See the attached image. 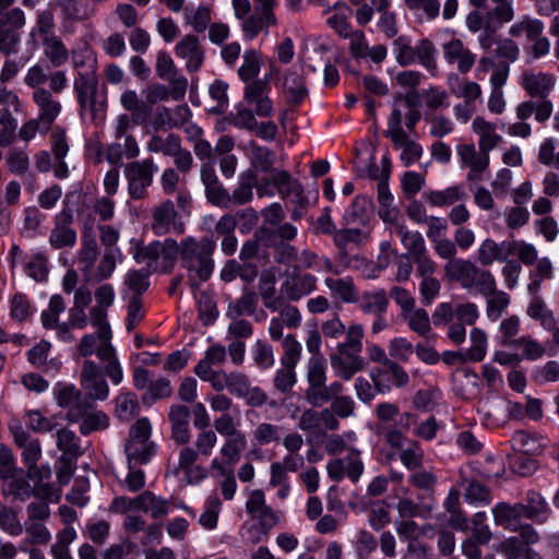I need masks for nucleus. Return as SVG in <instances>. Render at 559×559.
I'll use <instances>...</instances> for the list:
<instances>
[{
	"instance_id": "f257e3e1",
	"label": "nucleus",
	"mask_w": 559,
	"mask_h": 559,
	"mask_svg": "<svg viewBox=\"0 0 559 559\" xmlns=\"http://www.w3.org/2000/svg\"><path fill=\"white\" fill-rule=\"evenodd\" d=\"M180 264L187 271L188 283L191 288H198L213 274L215 266L213 253L216 243L209 237L197 239L187 236L180 240Z\"/></svg>"
},
{
	"instance_id": "ea45409f",
	"label": "nucleus",
	"mask_w": 559,
	"mask_h": 559,
	"mask_svg": "<svg viewBox=\"0 0 559 559\" xmlns=\"http://www.w3.org/2000/svg\"><path fill=\"white\" fill-rule=\"evenodd\" d=\"M247 448V437L245 433L239 437L225 438L224 443L219 449L221 457H216L217 462L224 467L233 468L237 464L242 455V452Z\"/></svg>"
},
{
	"instance_id": "393cba45",
	"label": "nucleus",
	"mask_w": 559,
	"mask_h": 559,
	"mask_svg": "<svg viewBox=\"0 0 559 559\" xmlns=\"http://www.w3.org/2000/svg\"><path fill=\"white\" fill-rule=\"evenodd\" d=\"M73 88L76 94L81 112L90 111L95 116V104L98 91V75L75 78Z\"/></svg>"
},
{
	"instance_id": "aec40b11",
	"label": "nucleus",
	"mask_w": 559,
	"mask_h": 559,
	"mask_svg": "<svg viewBox=\"0 0 559 559\" xmlns=\"http://www.w3.org/2000/svg\"><path fill=\"white\" fill-rule=\"evenodd\" d=\"M444 60L454 64L461 74L468 73L476 61V55L459 38H452L442 45Z\"/></svg>"
},
{
	"instance_id": "6e6d98bb",
	"label": "nucleus",
	"mask_w": 559,
	"mask_h": 559,
	"mask_svg": "<svg viewBox=\"0 0 559 559\" xmlns=\"http://www.w3.org/2000/svg\"><path fill=\"white\" fill-rule=\"evenodd\" d=\"M185 22L195 33H204L212 21V9L209 5L201 4L198 8L186 7Z\"/></svg>"
},
{
	"instance_id": "5fc2aeb1",
	"label": "nucleus",
	"mask_w": 559,
	"mask_h": 559,
	"mask_svg": "<svg viewBox=\"0 0 559 559\" xmlns=\"http://www.w3.org/2000/svg\"><path fill=\"white\" fill-rule=\"evenodd\" d=\"M284 94L287 95L289 102L299 105L308 94L305 79L297 72H287L283 82Z\"/></svg>"
},
{
	"instance_id": "2f4dec72",
	"label": "nucleus",
	"mask_w": 559,
	"mask_h": 559,
	"mask_svg": "<svg viewBox=\"0 0 559 559\" xmlns=\"http://www.w3.org/2000/svg\"><path fill=\"white\" fill-rule=\"evenodd\" d=\"M112 333L110 328L98 329L96 334H85L76 345V355L80 357H90L95 354L98 357L100 349L110 346Z\"/></svg>"
},
{
	"instance_id": "4d7b16f0",
	"label": "nucleus",
	"mask_w": 559,
	"mask_h": 559,
	"mask_svg": "<svg viewBox=\"0 0 559 559\" xmlns=\"http://www.w3.org/2000/svg\"><path fill=\"white\" fill-rule=\"evenodd\" d=\"M22 457L26 465V471H29L31 475H44L48 473L49 477H51L50 467L37 465V462L41 457V448L38 439H33L31 442H27V444L22 447Z\"/></svg>"
},
{
	"instance_id": "c85d7f7f",
	"label": "nucleus",
	"mask_w": 559,
	"mask_h": 559,
	"mask_svg": "<svg viewBox=\"0 0 559 559\" xmlns=\"http://www.w3.org/2000/svg\"><path fill=\"white\" fill-rule=\"evenodd\" d=\"M472 130L478 136V147L490 153L502 141L497 132V126L486 120L483 116H476L472 121Z\"/></svg>"
},
{
	"instance_id": "1a4fd4ad",
	"label": "nucleus",
	"mask_w": 559,
	"mask_h": 559,
	"mask_svg": "<svg viewBox=\"0 0 559 559\" xmlns=\"http://www.w3.org/2000/svg\"><path fill=\"white\" fill-rule=\"evenodd\" d=\"M25 24L24 12L19 9L0 10V52L10 56L19 52L21 35L19 28Z\"/></svg>"
},
{
	"instance_id": "b1692460",
	"label": "nucleus",
	"mask_w": 559,
	"mask_h": 559,
	"mask_svg": "<svg viewBox=\"0 0 559 559\" xmlns=\"http://www.w3.org/2000/svg\"><path fill=\"white\" fill-rule=\"evenodd\" d=\"M511 249L510 240L497 242L492 238H486L479 243L477 249V262L481 266H489L496 261H507L510 257Z\"/></svg>"
},
{
	"instance_id": "f3484780",
	"label": "nucleus",
	"mask_w": 559,
	"mask_h": 559,
	"mask_svg": "<svg viewBox=\"0 0 559 559\" xmlns=\"http://www.w3.org/2000/svg\"><path fill=\"white\" fill-rule=\"evenodd\" d=\"M227 360L226 347L221 344H213L206 348L203 358L195 365L194 373L202 381L212 384L222 373L226 370L217 369L213 367L222 366Z\"/></svg>"
},
{
	"instance_id": "c03bdc74",
	"label": "nucleus",
	"mask_w": 559,
	"mask_h": 559,
	"mask_svg": "<svg viewBox=\"0 0 559 559\" xmlns=\"http://www.w3.org/2000/svg\"><path fill=\"white\" fill-rule=\"evenodd\" d=\"M156 74L169 84H178L188 87L187 79L180 74L173 58L166 51H159L156 57Z\"/></svg>"
},
{
	"instance_id": "a878e982",
	"label": "nucleus",
	"mask_w": 559,
	"mask_h": 559,
	"mask_svg": "<svg viewBox=\"0 0 559 559\" xmlns=\"http://www.w3.org/2000/svg\"><path fill=\"white\" fill-rule=\"evenodd\" d=\"M194 449L192 447H183L178 456L177 472H183L187 483L197 485L207 477V469L201 465L195 464Z\"/></svg>"
},
{
	"instance_id": "8fccbe9b",
	"label": "nucleus",
	"mask_w": 559,
	"mask_h": 559,
	"mask_svg": "<svg viewBox=\"0 0 559 559\" xmlns=\"http://www.w3.org/2000/svg\"><path fill=\"white\" fill-rule=\"evenodd\" d=\"M359 309L367 314H384L389 306V299L384 289H378L371 293H364L357 301Z\"/></svg>"
},
{
	"instance_id": "37998d69",
	"label": "nucleus",
	"mask_w": 559,
	"mask_h": 559,
	"mask_svg": "<svg viewBox=\"0 0 559 559\" xmlns=\"http://www.w3.org/2000/svg\"><path fill=\"white\" fill-rule=\"evenodd\" d=\"M490 72L489 83H507L510 75V66L507 62L496 61L491 56H481L477 63V74L485 75Z\"/></svg>"
},
{
	"instance_id": "4be33fe9",
	"label": "nucleus",
	"mask_w": 559,
	"mask_h": 559,
	"mask_svg": "<svg viewBox=\"0 0 559 559\" xmlns=\"http://www.w3.org/2000/svg\"><path fill=\"white\" fill-rule=\"evenodd\" d=\"M176 56L186 60V69L197 72L204 61V50L197 35L187 34L175 46Z\"/></svg>"
},
{
	"instance_id": "0eeeda50",
	"label": "nucleus",
	"mask_w": 559,
	"mask_h": 559,
	"mask_svg": "<svg viewBox=\"0 0 559 559\" xmlns=\"http://www.w3.org/2000/svg\"><path fill=\"white\" fill-rule=\"evenodd\" d=\"M156 171L157 166L152 158L132 160L124 165L123 174L128 182V192L131 199L142 200L147 197V190L153 183Z\"/></svg>"
},
{
	"instance_id": "a211bd4d",
	"label": "nucleus",
	"mask_w": 559,
	"mask_h": 559,
	"mask_svg": "<svg viewBox=\"0 0 559 559\" xmlns=\"http://www.w3.org/2000/svg\"><path fill=\"white\" fill-rule=\"evenodd\" d=\"M201 181L205 188V197L209 203L222 209H228L229 192L219 181L212 164L204 163L200 170Z\"/></svg>"
},
{
	"instance_id": "a19ab883",
	"label": "nucleus",
	"mask_w": 559,
	"mask_h": 559,
	"mask_svg": "<svg viewBox=\"0 0 559 559\" xmlns=\"http://www.w3.org/2000/svg\"><path fill=\"white\" fill-rule=\"evenodd\" d=\"M187 92V86H182L177 84H169L168 86L156 83L152 84L146 90V96L145 100L147 106L151 108V106L155 105L158 102H164L169 98L174 100H180L185 97Z\"/></svg>"
},
{
	"instance_id": "c9c22d12",
	"label": "nucleus",
	"mask_w": 559,
	"mask_h": 559,
	"mask_svg": "<svg viewBox=\"0 0 559 559\" xmlns=\"http://www.w3.org/2000/svg\"><path fill=\"white\" fill-rule=\"evenodd\" d=\"M56 445L61 452L62 461H76L83 454L80 438L68 427L56 431Z\"/></svg>"
},
{
	"instance_id": "f03ea898",
	"label": "nucleus",
	"mask_w": 559,
	"mask_h": 559,
	"mask_svg": "<svg viewBox=\"0 0 559 559\" xmlns=\"http://www.w3.org/2000/svg\"><path fill=\"white\" fill-rule=\"evenodd\" d=\"M344 334L345 341L337 344L336 353L330 356V362L336 377L349 381L366 368V360L360 355L365 330L360 323H352Z\"/></svg>"
},
{
	"instance_id": "e2e57ef3",
	"label": "nucleus",
	"mask_w": 559,
	"mask_h": 559,
	"mask_svg": "<svg viewBox=\"0 0 559 559\" xmlns=\"http://www.w3.org/2000/svg\"><path fill=\"white\" fill-rule=\"evenodd\" d=\"M262 59L254 49H248L242 56V64L238 69V75L246 84L254 82L260 73Z\"/></svg>"
},
{
	"instance_id": "49530a36",
	"label": "nucleus",
	"mask_w": 559,
	"mask_h": 559,
	"mask_svg": "<svg viewBox=\"0 0 559 559\" xmlns=\"http://www.w3.org/2000/svg\"><path fill=\"white\" fill-rule=\"evenodd\" d=\"M44 56L55 68L66 64L69 60V50L59 36L43 37Z\"/></svg>"
},
{
	"instance_id": "a18cd8bd",
	"label": "nucleus",
	"mask_w": 559,
	"mask_h": 559,
	"mask_svg": "<svg viewBox=\"0 0 559 559\" xmlns=\"http://www.w3.org/2000/svg\"><path fill=\"white\" fill-rule=\"evenodd\" d=\"M394 231L401 238V242L407 250V257L412 260L427 251L425 239L418 231H412L404 224L395 223Z\"/></svg>"
},
{
	"instance_id": "13d9d810",
	"label": "nucleus",
	"mask_w": 559,
	"mask_h": 559,
	"mask_svg": "<svg viewBox=\"0 0 559 559\" xmlns=\"http://www.w3.org/2000/svg\"><path fill=\"white\" fill-rule=\"evenodd\" d=\"M135 503L140 504V511L151 512L154 519H159L168 513L169 502L155 496L152 491H144L138 496Z\"/></svg>"
},
{
	"instance_id": "79ce46f5",
	"label": "nucleus",
	"mask_w": 559,
	"mask_h": 559,
	"mask_svg": "<svg viewBox=\"0 0 559 559\" xmlns=\"http://www.w3.org/2000/svg\"><path fill=\"white\" fill-rule=\"evenodd\" d=\"M257 186V174L254 170H247L240 175L238 186L229 194L228 207L231 205H243L253 199V188Z\"/></svg>"
},
{
	"instance_id": "3c124183",
	"label": "nucleus",
	"mask_w": 559,
	"mask_h": 559,
	"mask_svg": "<svg viewBox=\"0 0 559 559\" xmlns=\"http://www.w3.org/2000/svg\"><path fill=\"white\" fill-rule=\"evenodd\" d=\"M390 140L395 148L402 150L401 160L403 162L404 166L408 167L420 159L423 155L421 145L411 140L406 133L394 136Z\"/></svg>"
},
{
	"instance_id": "052dcab7",
	"label": "nucleus",
	"mask_w": 559,
	"mask_h": 559,
	"mask_svg": "<svg viewBox=\"0 0 559 559\" xmlns=\"http://www.w3.org/2000/svg\"><path fill=\"white\" fill-rule=\"evenodd\" d=\"M526 504L524 507V515L536 522H544L547 519L549 508L542 495L535 490H528L526 493Z\"/></svg>"
},
{
	"instance_id": "e433bc0d",
	"label": "nucleus",
	"mask_w": 559,
	"mask_h": 559,
	"mask_svg": "<svg viewBox=\"0 0 559 559\" xmlns=\"http://www.w3.org/2000/svg\"><path fill=\"white\" fill-rule=\"evenodd\" d=\"M448 87L456 98H462L463 102L472 104L479 99L483 94L481 86L477 82L460 78L457 74L449 75Z\"/></svg>"
},
{
	"instance_id": "473e14b6",
	"label": "nucleus",
	"mask_w": 559,
	"mask_h": 559,
	"mask_svg": "<svg viewBox=\"0 0 559 559\" xmlns=\"http://www.w3.org/2000/svg\"><path fill=\"white\" fill-rule=\"evenodd\" d=\"M120 104L133 116V124H144L151 116V108L146 100L144 102L134 90H124L120 95Z\"/></svg>"
},
{
	"instance_id": "7ed1b4c3",
	"label": "nucleus",
	"mask_w": 559,
	"mask_h": 559,
	"mask_svg": "<svg viewBox=\"0 0 559 559\" xmlns=\"http://www.w3.org/2000/svg\"><path fill=\"white\" fill-rule=\"evenodd\" d=\"M48 473L41 475H31L26 471L25 475H16L2 484V493L10 497L12 501H26L31 497L36 499L59 501L61 490L50 481Z\"/></svg>"
},
{
	"instance_id": "39448f33",
	"label": "nucleus",
	"mask_w": 559,
	"mask_h": 559,
	"mask_svg": "<svg viewBox=\"0 0 559 559\" xmlns=\"http://www.w3.org/2000/svg\"><path fill=\"white\" fill-rule=\"evenodd\" d=\"M132 255L138 263H146L152 271L170 273L177 260H180V242L166 238L164 241H153L145 246L136 245Z\"/></svg>"
},
{
	"instance_id": "58836bf2",
	"label": "nucleus",
	"mask_w": 559,
	"mask_h": 559,
	"mask_svg": "<svg viewBox=\"0 0 559 559\" xmlns=\"http://www.w3.org/2000/svg\"><path fill=\"white\" fill-rule=\"evenodd\" d=\"M331 295L345 304L357 302L359 300L358 290L352 277L326 276L323 281Z\"/></svg>"
},
{
	"instance_id": "09e8293b",
	"label": "nucleus",
	"mask_w": 559,
	"mask_h": 559,
	"mask_svg": "<svg viewBox=\"0 0 559 559\" xmlns=\"http://www.w3.org/2000/svg\"><path fill=\"white\" fill-rule=\"evenodd\" d=\"M492 514L495 522L498 525L514 530L516 523L524 515V507L522 503H515L513 506L508 503H499L493 508Z\"/></svg>"
},
{
	"instance_id": "dca6fc26",
	"label": "nucleus",
	"mask_w": 559,
	"mask_h": 559,
	"mask_svg": "<svg viewBox=\"0 0 559 559\" xmlns=\"http://www.w3.org/2000/svg\"><path fill=\"white\" fill-rule=\"evenodd\" d=\"M318 288L316 275L307 272L294 271L287 275L281 285V294L289 301H299Z\"/></svg>"
},
{
	"instance_id": "72a5a7b5",
	"label": "nucleus",
	"mask_w": 559,
	"mask_h": 559,
	"mask_svg": "<svg viewBox=\"0 0 559 559\" xmlns=\"http://www.w3.org/2000/svg\"><path fill=\"white\" fill-rule=\"evenodd\" d=\"M258 289L266 309L277 311L283 306V296L276 295V275L274 271L265 270L261 273Z\"/></svg>"
},
{
	"instance_id": "20e7f679",
	"label": "nucleus",
	"mask_w": 559,
	"mask_h": 559,
	"mask_svg": "<svg viewBox=\"0 0 559 559\" xmlns=\"http://www.w3.org/2000/svg\"><path fill=\"white\" fill-rule=\"evenodd\" d=\"M245 509L252 521L247 528L249 540L252 544H258L265 538L283 518L280 510L267 504L265 493L261 489H253L249 492Z\"/></svg>"
},
{
	"instance_id": "c756f323",
	"label": "nucleus",
	"mask_w": 559,
	"mask_h": 559,
	"mask_svg": "<svg viewBox=\"0 0 559 559\" xmlns=\"http://www.w3.org/2000/svg\"><path fill=\"white\" fill-rule=\"evenodd\" d=\"M99 248L95 236L91 230L84 231L81 237V247L78 251L76 260L81 272L90 277L94 264L99 257Z\"/></svg>"
},
{
	"instance_id": "338daca9",
	"label": "nucleus",
	"mask_w": 559,
	"mask_h": 559,
	"mask_svg": "<svg viewBox=\"0 0 559 559\" xmlns=\"http://www.w3.org/2000/svg\"><path fill=\"white\" fill-rule=\"evenodd\" d=\"M115 403V413L120 420L130 421L139 414L140 405L135 393H121L116 397Z\"/></svg>"
},
{
	"instance_id": "6e6552de",
	"label": "nucleus",
	"mask_w": 559,
	"mask_h": 559,
	"mask_svg": "<svg viewBox=\"0 0 559 559\" xmlns=\"http://www.w3.org/2000/svg\"><path fill=\"white\" fill-rule=\"evenodd\" d=\"M66 419L71 424L81 421L79 430L83 436L108 428L110 421L108 415L100 409H96L91 402L72 405L67 411Z\"/></svg>"
},
{
	"instance_id": "7c9ffc66",
	"label": "nucleus",
	"mask_w": 559,
	"mask_h": 559,
	"mask_svg": "<svg viewBox=\"0 0 559 559\" xmlns=\"http://www.w3.org/2000/svg\"><path fill=\"white\" fill-rule=\"evenodd\" d=\"M250 384L251 381L246 373L241 371H225L211 384V388L215 392L228 390L231 395L241 399Z\"/></svg>"
},
{
	"instance_id": "4c0bfd02",
	"label": "nucleus",
	"mask_w": 559,
	"mask_h": 559,
	"mask_svg": "<svg viewBox=\"0 0 559 559\" xmlns=\"http://www.w3.org/2000/svg\"><path fill=\"white\" fill-rule=\"evenodd\" d=\"M100 371L114 385H119L123 380V369L112 344L98 353Z\"/></svg>"
},
{
	"instance_id": "412c9836",
	"label": "nucleus",
	"mask_w": 559,
	"mask_h": 559,
	"mask_svg": "<svg viewBox=\"0 0 559 559\" xmlns=\"http://www.w3.org/2000/svg\"><path fill=\"white\" fill-rule=\"evenodd\" d=\"M178 213L175 204L170 200H166L154 207L152 213V229L157 236H164L174 228L179 234L183 233L182 223L177 225Z\"/></svg>"
},
{
	"instance_id": "f704fd0d",
	"label": "nucleus",
	"mask_w": 559,
	"mask_h": 559,
	"mask_svg": "<svg viewBox=\"0 0 559 559\" xmlns=\"http://www.w3.org/2000/svg\"><path fill=\"white\" fill-rule=\"evenodd\" d=\"M424 198L431 206L443 207L464 201L467 193L464 185L459 183L443 190L426 191Z\"/></svg>"
},
{
	"instance_id": "ddd939ff",
	"label": "nucleus",
	"mask_w": 559,
	"mask_h": 559,
	"mask_svg": "<svg viewBox=\"0 0 559 559\" xmlns=\"http://www.w3.org/2000/svg\"><path fill=\"white\" fill-rule=\"evenodd\" d=\"M456 154L463 167L468 169L466 180L469 182L481 179V174L489 167V153L474 143H461L456 146Z\"/></svg>"
},
{
	"instance_id": "864d4df0",
	"label": "nucleus",
	"mask_w": 559,
	"mask_h": 559,
	"mask_svg": "<svg viewBox=\"0 0 559 559\" xmlns=\"http://www.w3.org/2000/svg\"><path fill=\"white\" fill-rule=\"evenodd\" d=\"M299 266L295 267L296 271H300L301 269L305 270H324L326 272H330L332 274L337 275L338 269L335 266V264L332 262L330 258H321L316 252L305 249L301 250L300 253H298Z\"/></svg>"
},
{
	"instance_id": "69168bd1",
	"label": "nucleus",
	"mask_w": 559,
	"mask_h": 559,
	"mask_svg": "<svg viewBox=\"0 0 559 559\" xmlns=\"http://www.w3.org/2000/svg\"><path fill=\"white\" fill-rule=\"evenodd\" d=\"M554 267L548 258H542L537 261L535 267L530 271L531 283L527 290L531 295H537L540 290L542 283L545 280L552 278Z\"/></svg>"
},
{
	"instance_id": "f8f14e48",
	"label": "nucleus",
	"mask_w": 559,
	"mask_h": 559,
	"mask_svg": "<svg viewBox=\"0 0 559 559\" xmlns=\"http://www.w3.org/2000/svg\"><path fill=\"white\" fill-rule=\"evenodd\" d=\"M74 214L72 209L66 206L53 217V227L50 230L48 242L53 249L73 248L78 235L73 228Z\"/></svg>"
},
{
	"instance_id": "9b49d317",
	"label": "nucleus",
	"mask_w": 559,
	"mask_h": 559,
	"mask_svg": "<svg viewBox=\"0 0 559 559\" xmlns=\"http://www.w3.org/2000/svg\"><path fill=\"white\" fill-rule=\"evenodd\" d=\"M80 384L86 392V399L105 401L109 396V385L102 373L99 365L92 359H85L80 372Z\"/></svg>"
},
{
	"instance_id": "774afa93",
	"label": "nucleus",
	"mask_w": 559,
	"mask_h": 559,
	"mask_svg": "<svg viewBox=\"0 0 559 559\" xmlns=\"http://www.w3.org/2000/svg\"><path fill=\"white\" fill-rule=\"evenodd\" d=\"M533 298L527 307V314L534 320H538L540 324L548 330L555 328L556 321L551 310H549L540 296L532 295Z\"/></svg>"
},
{
	"instance_id": "0e129e2a",
	"label": "nucleus",
	"mask_w": 559,
	"mask_h": 559,
	"mask_svg": "<svg viewBox=\"0 0 559 559\" xmlns=\"http://www.w3.org/2000/svg\"><path fill=\"white\" fill-rule=\"evenodd\" d=\"M126 454L128 464L142 465L150 461L154 454V444L151 441H127Z\"/></svg>"
},
{
	"instance_id": "9d476101",
	"label": "nucleus",
	"mask_w": 559,
	"mask_h": 559,
	"mask_svg": "<svg viewBox=\"0 0 559 559\" xmlns=\"http://www.w3.org/2000/svg\"><path fill=\"white\" fill-rule=\"evenodd\" d=\"M307 383L305 390L306 401L313 407L324 404L326 396L323 394L326 382V362L323 356L311 357L307 366Z\"/></svg>"
},
{
	"instance_id": "6ab92c4d",
	"label": "nucleus",
	"mask_w": 559,
	"mask_h": 559,
	"mask_svg": "<svg viewBox=\"0 0 559 559\" xmlns=\"http://www.w3.org/2000/svg\"><path fill=\"white\" fill-rule=\"evenodd\" d=\"M555 84L556 78L550 73L526 70L521 74V86L531 98L548 97Z\"/></svg>"
},
{
	"instance_id": "de8ad7c7",
	"label": "nucleus",
	"mask_w": 559,
	"mask_h": 559,
	"mask_svg": "<svg viewBox=\"0 0 559 559\" xmlns=\"http://www.w3.org/2000/svg\"><path fill=\"white\" fill-rule=\"evenodd\" d=\"M72 67L76 78L97 76V58L91 49H82L72 52Z\"/></svg>"
},
{
	"instance_id": "bb28decb",
	"label": "nucleus",
	"mask_w": 559,
	"mask_h": 559,
	"mask_svg": "<svg viewBox=\"0 0 559 559\" xmlns=\"http://www.w3.org/2000/svg\"><path fill=\"white\" fill-rule=\"evenodd\" d=\"M171 438L178 444L186 445L190 441V411L185 405H173L169 409Z\"/></svg>"
},
{
	"instance_id": "5701e85b",
	"label": "nucleus",
	"mask_w": 559,
	"mask_h": 559,
	"mask_svg": "<svg viewBox=\"0 0 559 559\" xmlns=\"http://www.w3.org/2000/svg\"><path fill=\"white\" fill-rule=\"evenodd\" d=\"M32 99L38 109L39 121H43L45 126H52L61 114V103L47 88L33 91Z\"/></svg>"
},
{
	"instance_id": "603ef678",
	"label": "nucleus",
	"mask_w": 559,
	"mask_h": 559,
	"mask_svg": "<svg viewBox=\"0 0 559 559\" xmlns=\"http://www.w3.org/2000/svg\"><path fill=\"white\" fill-rule=\"evenodd\" d=\"M276 24L277 19L274 12H269L266 14L255 12L243 21L242 32L246 38L253 39L259 35L260 32L267 28L269 26H275Z\"/></svg>"
},
{
	"instance_id": "bf43d9fd",
	"label": "nucleus",
	"mask_w": 559,
	"mask_h": 559,
	"mask_svg": "<svg viewBox=\"0 0 559 559\" xmlns=\"http://www.w3.org/2000/svg\"><path fill=\"white\" fill-rule=\"evenodd\" d=\"M272 187L276 188L282 199L293 197L302 188L300 182L283 169L272 170Z\"/></svg>"
},
{
	"instance_id": "2eb2a0df",
	"label": "nucleus",
	"mask_w": 559,
	"mask_h": 559,
	"mask_svg": "<svg viewBox=\"0 0 559 559\" xmlns=\"http://www.w3.org/2000/svg\"><path fill=\"white\" fill-rule=\"evenodd\" d=\"M298 428L310 436L321 438V436H325V430H337L340 420L334 419L328 409L307 408L299 416Z\"/></svg>"
},
{
	"instance_id": "423d86ee",
	"label": "nucleus",
	"mask_w": 559,
	"mask_h": 559,
	"mask_svg": "<svg viewBox=\"0 0 559 559\" xmlns=\"http://www.w3.org/2000/svg\"><path fill=\"white\" fill-rule=\"evenodd\" d=\"M50 152L46 150L38 151L34 155V165L38 173L53 171L58 179H64L69 176V168L66 157L70 151L67 132L61 127H56L49 136Z\"/></svg>"
},
{
	"instance_id": "4468645a",
	"label": "nucleus",
	"mask_w": 559,
	"mask_h": 559,
	"mask_svg": "<svg viewBox=\"0 0 559 559\" xmlns=\"http://www.w3.org/2000/svg\"><path fill=\"white\" fill-rule=\"evenodd\" d=\"M270 90L266 79L249 82L243 88V104L252 108L258 117L269 118L274 112L273 102L269 97Z\"/></svg>"
},
{
	"instance_id": "680f3d73",
	"label": "nucleus",
	"mask_w": 559,
	"mask_h": 559,
	"mask_svg": "<svg viewBox=\"0 0 559 559\" xmlns=\"http://www.w3.org/2000/svg\"><path fill=\"white\" fill-rule=\"evenodd\" d=\"M257 306L258 295L252 290H245L239 299L228 305L226 316L230 319L251 316L254 313Z\"/></svg>"
},
{
	"instance_id": "cd10ccee",
	"label": "nucleus",
	"mask_w": 559,
	"mask_h": 559,
	"mask_svg": "<svg viewBox=\"0 0 559 559\" xmlns=\"http://www.w3.org/2000/svg\"><path fill=\"white\" fill-rule=\"evenodd\" d=\"M443 272L449 281L457 282L463 288L471 289L474 273L477 272V265L471 260L455 259L451 262H445Z\"/></svg>"
}]
</instances>
